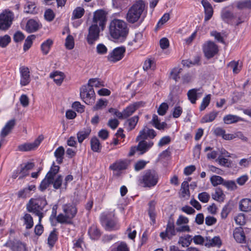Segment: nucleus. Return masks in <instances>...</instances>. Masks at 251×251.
<instances>
[{"label": "nucleus", "instance_id": "obj_3", "mask_svg": "<svg viewBox=\"0 0 251 251\" xmlns=\"http://www.w3.org/2000/svg\"><path fill=\"white\" fill-rule=\"evenodd\" d=\"M62 213H59L56 218L57 223L63 225H73V220L77 213L76 205L74 203H68L62 206Z\"/></svg>", "mask_w": 251, "mask_h": 251}, {"label": "nucleus", "instance_id": "obj_51", "mask_svg": "<svg viewBox=\"0 0 251 251\" xmlns=\"http://www.w3.org/2000/svg\"><path fill=\"white\" fill-rule=\"evenodd\" d=\"M108 103V101L106 100L102 99H100L97 101L96 104L93 107V111H97L100 110L105 107Z\"/></svg>", "mask_w": 251, "mask_h": 251}, {"label": "nucleus", "instance_id": "obj_25", "mask_svg": "<svg viewBox=\"0 0 251 251\" xmlns=\"http://www.w3.org/2000/svg\"><path fill=\"white\" fill-rule=\"evenodd\" d=\"M233 237L237 243H246V236L243 229L241 227H236L234 229L233 231Z\"/></svg>", "mask_w": 251, "mask_h": 251}, {"label": "nucleus", "instance_id": "obj_26", "mask_svg": "<svg viewBox=\"0 0 251 251\" xmlns=\"http://www.w3.org/2000/svg\"><path fill=\"white\" fill-rule=\"evenodd\" d=\"M222 241L219 236H215L213 238H211L210 237H206L205 246L207 248H220L222 245Z\"/></svg>", "mask_w": 251, "mask_h": 251}, {"label": "nucleus", "instance_id": "obj_27", "mask_svg": "<svg viewBox=\"0 0 251 251\" xmlns=\"http://www.w3.org/2000/svg\"><path fill=\"white\" fill-rule=\"evenodd\" d=\"M36 187L34 185H28L27 187L21 190L17 193L18 198L25 199L30 196L31 191H34Z\"/></svg>", "mask_w": 251, "mask_h": 251}, {"label": "nucleus", "instance_id": "obj_38", "mask_svg": "<svg viewBox=\"0 0 251 251\" xmlns=\"http://www.w3.org/2000/svg\"><path fill=\"white\" fill-rule=\"evenodd\" d=\"M51 177L52 175L48 172L40 185L39 189L41 191H45L51 184Z\"/></svg>", "mask_w": 251, "mask_h": 251}, {"label": "nucleus", "instance_id": "obj_58", "mask_svg": "<svg viewBox=\"0 0 251 251\" xmlns=\"http://www.w3.org/2000/svg\"><path fill=\"white\" fill-rule=\"evenodd\" d=\"M75 42L74 37L71 35H68L65 41L66 48L68 50H72L74 48Z\"/></svg>", "mask_w": 251, "mask_h": 251}, {"label": "nucleus", "instance_id": "obj_37", "mask_svg": "<svg viewBox=\"0 0 251 251\" xmlns=\"http://www.w3.org/2000/svg\"><path fill=\"white\" fill-rule=\"evenodd\" d=\"M50 77L53 79L55 83L60 85L64 78V75L62 72L56 71L50 74Z\"/></svg>", "mask_w": 251, "mask_h": 251}, {"label": "nucleus", "instance_id": "obj_59", "mask_svg": "<svg viewBox=\"0 0 251 251\" xmlns=\"http://www.w3.org/2000/svg\"><path fill=\"white\" fill-rule=\"evenodd\" d=\"M210 181L214 186L223 184L224 182V179L220 176H213L210 178Z\"/></svg>", "mask_w": 251, "mask_h": 251}, {"label": "nucleus", "instance_id": "obj_57", "mask_svg": "<svg viewBox=\"0 0 251 251\" xmlns=\"http://www.w3.org/2000/svg\"><path fill=\"white\" fill-rule=\"evenodd\" d=\"M35 39V36L34 35H31L27 37L24 45V50L25 51L28 50L31 47L32 44V41Z\"/></svg>", "mask_w": 251, "mask_h": 251}, {"label": "nucleus", "instance_id": "obj_4", "mask_svg": "<svg viewBox=\"0 0 251 251\" xmlns=\"http://www.w3.org/2000/svg\"><path fill=\"white\" fill-rule=\"evenodd\" d=\"M145 8V3L142 0L136 1L129 9L126 14V20L130 23L138 21Z\"/></svg>", "mask_w": 251, "mask_h": 251}, {"label": "nucleus", "instance_id": "obj_42", "mask_svg": "<svg viewBox=\"0 0 251 251\" xmlns=\"http://www.w3.org/2000/svg\"><path fill=\"white\" fill-rule=\"evenodd\" d=\"M91 150L94 152H99L100 151L101 146L99 140L96 137L92 138L90 141Z\"/></svg>", "mask_w": 251, "mask_h": 251}, {"label": "nucleus", "instance_id": "obj_44", "mask_svg": "<svg viewBox=\"0 0 251 251\" xmlns=\"http://www.w3.org/2000/svg\"><path fill=\"white\" fill-rule=\"evenodd\" d=\"M25 12L26 13L35 14L37 13L38 9L34 2L28 1L25 5Z\"/></svg>", "mask_w": 251, "mask_h": 251}, {"label": "nucleus", "instance_id": "obj_7", "mask_svg": "<svg viewBox=\"0 0 251 251\" xmlns=\"http://www.w3.org/2000/svg\"><path fill=\"white\" fill-rule=\"evenodd\" d=\"M81 99L87 104L92 105L95 102V93L94 89L90 85L83 86L80 91Z\"/></svg>", "mask_w": 251, "mask_h": 251}, {"label": "nucleus", "instance_id": "obj_60", "mask_svg": "<svg viewBox=\"0 0 251 251\" xmlns=\"http://www.w3.org/2000/svg\"><path fill=\"white\" fill-rule=\"evenodd\" d=\"M11 41V38L8 35L3 36H0V47L1 48L6 47Z\"/></svg>", "mask_w": 251, "mask_h": 251}, {"label": "nucleus", "instance_id": "obj_2", "mask_svg": "<svg viewBox=\"0 0 251 251\" xmlns=\"http://www.w3.org/2000/svg\"><path fill=\"white\" fill-rule=\"evenodd\" d=\"M48 205L47 201L45 197L31 198L26 205L28 212L33 213L39 217L40 223L48 210L46 209Z\"/></svg>", "mask_w": 251, "mask_h": 251}, {"label": "nucleus", "instance_id": "obj_33", "mask_svg": "<svg viewBox=\"0 0 251 251\" xmlns=\"http://www.w3.org/2000/svg\"><path fill=\"white\" fill-rule=\"evenodd\" d=\"M91 132V129L90 127L84 128L82 130L79 131L77 133V137L78 142L79 143H82V142L89 136Z\"/></svg>", "mask_w": 251, "mask_h": 251}, {"label": "nucleus", "instance_id": "obj_23", "mask_svg": "<svg viewBox=\"0 0 251 251\" xmlns=\"http://www.w3.org/2000/svg\"><path fill=\"white\" fill-rule=\"evenodd\" d=\"M202 93L200 88L190 89L187 92L188 99L192 104H195L197 100L202 96Z\"/></svg>", "mask_w": 251, "mask_h": 251}, {"label": "nucleus", "instance_id": "obj_24", "mask_svg": "<svg viewBox=\"0 0 251 251\" xmlns=\"http://www.w3.org/2000/svg\"><path fill=\"white\" fill-rule=\"evenodd\" d=\"M41 26L39 21L34 19L29 20L26 24L25 29L28 33L37 31Z\"/></svg>", "mask_w": 251, "mask_h": 251}, {"label": "nucleus", "instance_id": "obj_55", "mask_svg": "<svg viewBox=\"0 0 251 251\" xmlns=\"http://www.w3.org/2000/svg\"><path fill=\"white\" fill-rule=\"evenodd\" d=\"M211 100V95H207L202 99V102L200 107L201 111H203L209 104Z\"/></svg>", "mask_w": 251, "mask_h": 251}, {"label": "nucleus", "instance_id": "obj_39", "mask_svg": "<svg viewBox=\"0 0 251 251\" xmlns=\"http://www.w3.org/2000/svg\"><path fill=\"white\" fill-rule=\"evenodd\" d=\"M214 134L217 136L222 137L225 140H230V134H226V131L222 127H218L213 129Z\"/></svg>", "mask_w": 251, "mask_h": 251}, {"label": "nucleus", "instance_id": "obj_21", "mask_svg": "<svg viewBox=\"0 0 251 251\" xmlns=\"http://www.w3.org/2000/svg\"><path fill=\"white\" fill-rule=\"evenodd\" d=\"M129 162L127 160H118L109 167V169L115 171L124 170L127 169Z\"/></svg>", "mask_w": 251, "mask_h": 251}, {"label": "nucleus", "instance_id": "obj_29", "mask_svg": "<svg viewBox=\"0 0 251 251\" xmlns=\"http://www.w3.org/2000/svg\"><path fill=\"white\" fill-rule=\"evenodd\" d=\"M34 167L33 163L28 162L25 164H23L21 166L20 170L18 171L19 174V179L23 178L24 177L27 176L29 173V171Z\"/></svg>", "mask_w": 251, "mask_h": 251}, {"label": "nucleus", "instance_id": "obj_16", "mask_svg": "<svg viewBox=\"0 0 251 251\" xmlns=\"http://www.w3.org/2000/svg\"><path fill=\"white\" fill-rule=\"evenodd\" d=\"M176 230L175 229L174 223L171 221H169L165 231L161 232L160 233V236L163 240L166 238L171 239L172 237L176 234Z\"/></svg>", "mask_w": 251, "mask_h": 251}, {"label": "nucleus", "instance_id": "obj_52", "mask_svg": "<svg viewBox=\"0 0 251 251\" xmlns=\"http://www.w3.org/2000/svg\"><path fill=\"white\" fill-rule=\"evenodd\" d=\"M139 120V117L137 116H135L132 118L128 119L126 121L128 124V129L131 130L134 129L136 126Z\"/></svg>", "mask_w": 251, "mask_h": 251}, {"label": "nucleus", "instance_id": "obj_8", "mask_svg": "<svg viewBox=\"0 0 251 251\" xmlns=\"http://www.w3.org/2000/svg\"><path fill=\"white\" fill-rule=\"evenodd\" d=\"M13 19L12 12L5 10L0 14V29L7 30L11 26Z\"/></svg>", "mask_w": 251, "mask_h": 251}, {"label": "nucleus", "instance_id": "obj_15", "mask_svg": "<svg viewBox=\"0 0 251 251\" xmlns=\"http://www.w3.org/2000/svg\"><path fill=\"white\" fill-rule=\"evenodd\" d=\"M4 246L10 249L12 251H27L26 245L19 240H8Z\"/></svg>", "mask_w": 251, "mask_h": 251}, {"label": "nucleus", "instance_id": "obj_40", "mask_svg": "<svg viewBox=\"0 0 251 251\" xmlns=\"http://www.w3.org/2000/svg\"><path fill=\"white\" fill-rule=\"evenodd\" d=\"M152 126L158 129H163L166 126L167 124L165 122L160 123L158 116L154 114L151 121Z\"/></svg>", "mask_w": 251, "mask_h": 251}, {"label": "nucleus", "instance_id": "obj_53", "mask_svg": "<svg viewBox=\"0 0 251 251\" xmlns=\"http://www.w3.org/2000/svg\"><path fill=\"white\" fill-rule=\"evenodd\" d=\"M227 66L232 70L233 73L236 74H238L241 69V66L239 65L238 61H231Z\"/></svg>", "mask_w": 251, "mask_h": 251}, {"label": "nucleus", "instance_id": "obj_28", "mask_svg": "<svg viewBox=\"0 0 251 251\" xmlns=\"http://www.w3.org/2000/svg\"><path fill=\"white\" fill-rule=\"evenodd\" d=\"M221 17L225 22L233 25L234 23L236 16L230 11L225 10L221 13Z\"/></svg>", "mask_w": 251, "mask_h": 251}, {"label": "nucleus", "instance_id": "obj_56", "mask_svg": "<svg viewBox=\"0 0 251 251\" xmlns=\"http://www.w3.org/2000/svg\"><path fill=\"white\" fill-rule=\"evenodd\" d=\"M155 68V64L153 60L148 59L146 60L144 64L143 69L145 71L149 69L151 70H154Z\"/></svg>", "mask_w": 251, "mask_h": 251}, {"label": "nucleus", "instance_id": "obj_30", "mask_svg": "<svg viewBox=\"0 0 251 251\" xmlns=\"http://www.w3.org/2000/svg\"><path fill=\"white\" fill-rule=\"evenodd\" d=\"M88 233L90 238L95 240L99 239L101 234L100 230L94 225L89 227Z\"/></svg>", "mask_w": 251, "mask_h": 251}, {"label": "nucleus", "instance_id": "obj_49", "mask_svg": "<svg viewBox=\"0 0 251 251\" xmlns=\"http://www.w3.org/2000/svg\"><path fill=\"white\" fill-rule=\"evenodd\" d=\"M236 7L239 9L251 8V0H240L236 2Z\"/></svg>", "mask_w": 251, "mask_h": 251}, {"label": "nucleus", "instance_id": "obj_31", "mask_svg": "<svg viewBox=\"0 0 251 251\" xmlns=\"http://www.w3.org/2000/svg\"><path fill=\"white\" fill-rule=\"evenodd\" d=\"M153 145V142H147L145 141V140H143L139 143L137 146V149L138 151H141V154H143L148 151Z\"/></svg>", "mask_w": 251, "mask_h": 251}, {"label": "nucleus", "instance_id": "obj_54", "mask_svg": "<svg viewBox=\"0 0 251 251\" xmlns=\"http://www.w3.org/2000/svg\"><path fill=\"white\" fill-rule=\"evenodd\" d=\"M87 85H90L92 88L94 86L95 87H100L104 86L103 82L97 78L90 79Z\"/></svg>", "mask_w": 251, "mask_h": 251}, {"label": "nucleus", "instance_id": "obj_1", "mask_svg": "<svg viewBox=\"0 0 251 251\" xmlns=\"http://www.w3.org/2000/svg\"><path fill=\"white\" fill-rule=\"evenodd\" d=\"M129 28L124 21L115 19L111 21L109 25V32L111 37L118 42H123L126 38Z\"/></svg>", "mask_w": 251, "mask_h": 251}, {"label": "nucleus", "instance_id": "obj_36", "mask_svg": "<svg viewBox=\"0 0 251 251\" xmlns=\"http://www.w3.org/2000/svg\"><path fill=\"white\" fill-rule=\"evenodd\" d=\"M224 123L226 124H231L239 121H243V119L236 115L229 114L225 116L223 118Z\"/></svg>", "mask_w": 251, "mask_h": 251}, {"label": "nucleus", "instance_id": "obj_41", "mask_svg": "<svg viewBox=\"0 0 251 251\" xmlns=\"http://www.w3.org/2000/svg\"><path fill=\"white\" fill-rule=\"evenodd\" d=\"M211 196L213 200L220 202L224 201L226 196L223 191L220 188L216 189L215 192Z\"/></svg>", "mask_w": 251, "mask_h": 251}, {"label": "nucleus", "instance_id": "obj_43", "mask_svg": "<svg viewBox=\"0 0 251 251\" xmlns=\"http://www.w3.org/2000/svg\"><path fill=\"white\" fill-rule=\"evenodd\" d=\"M218 112L215 111L205 115L201 120V123H209L213 121L217 116Z\"/></svg>", "mask_w": 251, "mask_h": 251}, {"label": "nucleus", "instance_id": "obj_47", "mask_svg": "<svg viewBox=\"0 0 251 251\" xmlns=\"http://www.w3.org/2000/svg\"><path fill=\"white\" fill-rule=\"evenodd\" d=\"M64 149L63 147H58L54 151V156L56 158V161L58 163L61 164L63 161L64 155Z\"/></svg>", "mask_w": 251, "mask_h": 251}, {"label": "nucleus", "instance_id": "obj_64", "mask_svg": "<svg viewBox=\"0 0 251 251\" xmlns=\"http://www.w3.org/2000/svg\"><path fill=\"white\" fill-rule=\"evenodd\" d=\"M44 17L46 20L50 22L54 19L55 15L53 11L51 9H48L46 10L44 14Z\"/></svg>", "mask_w": 251, "mask_h": 251}, {"label": "nucleus", "instance_id": "obj_46", "mask_svg": "<svg viewBox=\"0 0 251 251\" xmlns=\"http://www.w3.org/2000/svg\"><path fill=\"white\" fill-rule=\"evenodd\" d=\"M53 44V41L50 39H48L44 41L41 46V50L44 54H47L51 47Z\"/></svg>", "mask_w": 251, "mask_h": 251}, {"label": "nucleus", "instance_id": "obj_9", "mask_svg": "<svg viewBox=\"0 0 251 251\" xmlns=\"http://www.w3.org/2000/svg\"><path fill=\"white\" fill-rule=\"evenodd\" d=\"M202 50L205 57L207 59L214 57L219 51L218 46L211 41H208L203 44Z\"/></svg>", "mask_w": 251, "mask_h": 251}, {"label": "nucleus", "instance_id": "obj_63", "mask_svg": "<svg viewBox=\"0 0 251 251\" xmlns=\"http://www.w3.org/2000/svg\"><path fill=\"white\" fill-rule=\"evenodd\" d=\"M147 164V162L141 160L137 161L134 164V170L136 171H140L145 168Z\"/></svg>", "mask_w": 251, "mask_h": 251}, {"label": "nucleus", "instance_id": "obj_17", "mask_svg": "<svg viewBox=\"0 0 251 251\" xmlns=\"http://www.w3.org/2000/svg\"><path fill=\"white\" fill-rule=\"evenodd\" d=\"M15 125L16 121L15 119L10 120L6 123L0 133V142L1 143L3 142L4 138L11 133Z\"/></svg>", "mask_w": 251, "mask_h": 251}, {"label": "nucleus", "instance_id": "obj_12", "mask_svg": "<svg viewBox=\"0 0 251 251\" xmlns=\"http://www.w3.org/2000/svg\"><path fill=\"white\" fill-rule=\"evenodd\" d=\"M100 27L95 25H92L88 29V34L86 39L89 45L95 44V42L99 39L100 36Z\"/></svg>", "mask_w": 251, "mask_h": 251}, {"label": "nucleus", "instance_id": "obj_6", "mask_svg": "<svg viewBox=\"0 0 251 251\" xmlns=\"http://www.w3.org/2000/svg\"><path fill=\"white\" fill-rule=\"evenodd\" d=\"M158 180V175L154 170H148L144 172L139 179L140 185L144 187H152L156 185Z\"/></svg>", "mask_w": 251, "mask_h": 251}, {"label": "nucleus", "instance_id": "obj_50", "mask_svg": "<svg viewBox=\"0 0 251 251\" xmlns=\"http://www.w3.org/2000/svg\"><path fill=\"white\" fill-rule=\"evenodd\" d=\"M85 12L83 8L81 7H77L75 9L72 13V19H76L81 18Z\"/></svg>", "mask_w": 251, "mask_h": 251}, {"label": "nucleus", "instance_id": "obj_32", "mask_svg": "<svg viewBox=\"0 0 251 251\" xmlns=\"http://www.w3.org/2000/svg\"><path fill=\"white\" fill-rule=\"evenodd\" d=\"M239 209L246 212L251 211V200L247 198L241 200L239 203Z\"/></svg>", "mask_w": 251, "mask_h": 251}, {"label": "nucleus", "instance_id": "obj_14", "mask_svg": "<svg viewBox=\"0 0 251 251\" xmlns=\"http://www.w3.org/2000/svg\"><path fill=\"white\" fill-rule=\"evenodd\" d=\"M43 135H40L32 143H26L18 146V150L22 151H28L36 150L43 141Z\"/></svg>", "mask_w": 251, "mask_h": 251}, {"label": "nucleus", "instance_id": "obj_13", "mask_svg": "<svg viewBox=\"0 0 251 251\" xmlns=\"http://www.w3.org/2000/svg\"><path fill=\"white\" fill-rule=\"evenodd\" d=\"M125 52L126 48L124 47L116 48L108 54V60L114 63L116 62L124 57Z\"/></svg>", "mask_w": 251, "mask_h": 251}, {"label": "nucleus", "instance_id": "obj_11", "mask_svg": "<svg viewBox=\"0 0 251 251\" xmlns=\"http://www.w3.org/2000/svg\"><path fill=\"white\" fill-rule=\"evenodd\" d=\"M106 22V13L103 10H98L95 12L93 18L92 25H98L103 30Z\"/></svg>", "mask_w": 251, "mask_h": 251}, {"label": "nucleus", "instance_id": "obj_45", "mask_svg": "<svg viewBox=\"0 0 251 251\" xmlns=\"http://www.w3.org/2000/svg\"><path fill=\"white\" fill-rule=\"evenodd\" d=\"M192 241V236L187 234L184 236L180 237L178 243L183 247H187L191 244Z\"/></svg>", "mask_w": 251, "mask_h": 251}, {"label": "nucleus", "instance_id": "obj_18", "mask_svg": "<svg viewBox=\"0 0 251 251\" xmlns=\"http://www.w3.org/2000/svg\"><path fill=\"white\" fill-rule=\"evenodd\" d=\"M156 135V132L153 129H150L147 126H145L144 128L139 132V134L136 138L137 141L140 140H145L149 138L153 139Z\"/></svg>", "mask_w": 251, "mask_h": 251}, {"label": "nucleus", "instance_id": "obj_10", "mask_svg": "<svg viewBox=\"0 0 251 251\" xmlns=\"http://www.w3.org/2000/svg\"><path fill=\"white\" fill-rule=\"evenodd\" d=\"M59 167L58 166H53L51 167L49 173L52 175L51 184L55 189H59L62 184L63 177L61 175H57L59 172Z\"/></svg>", "mask_w": 251, "mask_h": 251}, {"label": "nucleus", "instance_id": "obj_35", "mask_svg": "<svg viewBox=\"0 0 251 251\" xmlns=\"http://www.w3.org/2000/svg\"><path fill=\"white\" fill-rule=\"evenodd\" d=\"M58 240V232L56 228L51 231L48 238V244L50 248H52Z\"/></svg>", "mask_w": 251, "mask_h": 251}, {"label": "nucleus", "instance_id": "obj_48", "mask_svg": "<svg viewBox=\"0 0 251 251\" xmlns=\"http://www.w3.org/2000/svg\"><path fill=\"white\" fill-rule=\"evenodd\" d=\"M111 251H129V249L125 242H121L117 245L113 246Z\"/></svg>", "mask_w": 251, "mask_h": 251}, {"label": "nucleus", "instance_id": "obj_19", "mask_svg": "<svg viewBox=\"0 0 251 251\" xmlns=\"http://www.w3.org/2000/svg\"><path fill=\"white\" fill-rule=\"evenodd\" d=\"M20 84L22 86L28 85L30 81L29 71L27 67L22 66L20 68Z\"/></svg>", "mask_w": 251, "mask_h": 251}, {"label": "nucleus", "instance_id": "obj_62", "mask_svg": "<svg viewBox=\"0 0 251 251\" xmlns=\"http://www.w3.org/2000/svg\"><path fill=\"white\" fill-rule=\"evenodd\" d=\"M194 243L196 245H204L206 242V238H204L200 235H195L192 238Z\"/></svg>", "mask_w": 251, "mask_h": 251}, {"label": "nucleus", "instance_id": "obj_61", "mask_svg": "<svg viewBox=\"0 0 251 251\" xmlns=\"http://www.w3.org/2000/svg\"><path fill=\"white\" fill-rule=\"evenodd\" d=\"M198 198L201 202L207 203L210 198V196L208 193L203 192L199 194Z\"/></svg>", "mask_w": 251, "mask_h": 251}, {"label": "nucleus", "instance_id": "obj_34", "mask_svg": "<svg viewBox=\"0 0 251 251\" xmlns=\"http://www.w3.org/2000/svg\"><path fill=\"white\" fill-rule=\"evenodd\" d=\"M24 222V225L25 226L26 229L31 228L34 224L33 218L30 214L27 213H24V215L21 219Z\"/></svg>", "mask_w": 251, "mask_h": 251}, {"label": "nucleus", "instance_id": "obj_20", "mask_svg": "<svg viewBox=\"0 0 251 251\" xmlns=\"http://www.w3.org/2000/svg\"><path fill=\"white\" fill-rule=\"evenodd\" d=\"M143 105L144 102L143 101H137L127 106L123 110L125 119L132 115L136 110H137L140 107L143 106Z\"/></svg>", "mask_w": 251, "mask_h": 251}, {"label": "nucleus", "instance_id": "obj_22", "mask_svg": "<svg viewBox=\"0 0 251 251\" xmlns=\"http://www.w3.org/2000/svg\"><path fill=\"white\" fill-rule=\"evenodd\" d=\"M201 3L204 9V21L207 22L212 18L213 14V9L207 0H202Z\"/></svg>", "mask_w": 251, "mask_h": 251}, {"label": "nucleus", "instance_id": "obj_5", "mask_svg": "<svg viewBox=\"0 0 251 251\" xmlns=\"http://www.w3.org/2000/svg\"><path fill=\"white\" fill-rule=\"evenodd\" d=\"M100 222L106 230L113 231L120 228L118 219L113 211L102 213L100 216Z\"/></svg>", "mask_w": 251, "mask_h": 251}]
</instances>
